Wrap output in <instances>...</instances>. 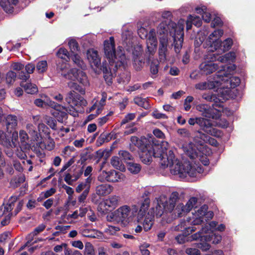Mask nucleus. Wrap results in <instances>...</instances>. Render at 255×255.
Instances as JSON below:
<instances>
[{"instance_id": "6", "label": "nucleus", "mask_w": 255, "mask_h": 255, "mask_svg": "<svg viewBox=\"0 0 255 255\" xmlns=\"http://www.w3.org/2000/svg\"><path fill=\"white\" fill-rule=\"evenodd\" d=\"M179 163V160L176 158V165H178V174L180 178L184 179L188 175L191 177L197 176V174L203 173V169L201 167H197L192 166L189 161H184L183 163Z\"/></svg>"}, {"instance_id": "50", "label": "nucleus", "mask_w": 255, "mask_h": 255, "mask_svg": "<svg viewBox=\"0 0 255 255\" xmlns=\"http://www.w3.org/2000/svg\"><path fill=\"white\" fill-rule=\"evenodd\" d=\"M67 70V64L65 62H58L57 63L56 66V71L57 73H61V75H63L64 74L63 73V72H65Z\"/></svg>"}, {"instance_id": "49", "label": "nucleus", "mask_w": 255, "mask_h": 255, "mask_svg": "<svg viewBox=\"0 0 255 255\" xmlns=\"http://www.w3.org/2000/svg\"><path fill=\"white\" fill-rule=\"evenodd\" d=\"M46 228V226L43 224H41L39 225H38L36 228H35L34 230V231L30 233L28 236V238L29 239L30 237H34L35 236H36L39 233L42 232Z\"/></svg>"}, {"instance_id": "23", "label": "nucleus", "mask_w": 255, "mask_h": 255, "mask_svg": "<svg viewBox=\"0 0 255 255\" xmlns=\"http://www.w3.org/2000/svg\"><path fill=\"white\" fill-rule=\"evenodd\" d=\"M38 130L40 140H41L43 138H44L45 139H48L51 140L50 144H52V148H53L54 147V142L53 139L50 137V130L49 128L45 125L41 124L38 126Z\"/></svg>"}, {"instance_id": "35", "label": "nucleus", "mask_w": 255, "mask_h": 255, "mask_svg": "<svg viewBox=\"0 0 255 255\" xmlns=\"http://www.w3.org/2000/svg\"><path fill=\"white\" fill-rule=\"evenodd\" d=\"M70 58L74 63L79 68L81 69H84L86 68V66L84 64L83 60L78 54L76 53L71 54Z\"/></svg>"}, {"instance_id": "57", "label": "nucleus", "mask_w": 255, "mask_h": 255, "mask_svg": "<svg viewBox=\"0 0 255 255\" xmlns=\"http://www.w3.org/2000/svg\"><path fill=\"white\" fill-rule=\"evenodd\" d=\"M94 250L93 246L90 243H88L86 244L85 246V255H94Z\"/></svg>"}, {"instance_id": "36", "label": "nucleus", "mask_w": 255, "mask_h": 255, "mask_svg": "<svg viewBox=\"0 0 255 255\" xmlns=\"http://www.w3.org/2000/svg\"><path fill=\"white\" fill-rule=\"evenodd\" d=\"M133 100L135 104L144 108L145 110H148L150 108L148 102L145 98L136 97L134 98Z\"/></svg>"}, {"instance_id": "64", "label": "nucleus", "mask_w": 255, "mask_h": 255, "mask_svg": "<svg viewBox=\"0 0 255 255\" xmlns=\"http://www.w3.org/2000/svg\"><path fill=\"white\" fill-rule=\"evenodd\" d=\"M65 254V255H82L80 251L74 249H67Z\"/></svg>"}, {"instance_id": "56", "label": "nucleus", "mask_w": 255, "mask_h": 255, "mask_svg": "<svg viewBox=\"0 0 255 255\" xmlns=\"http://www.w3.org/2000/svg\"><path fill=\"white\" fill-rule=\"evenodd\" d=\"M152 116L156 119H166L168 118L165 114L159 113L158 110L154 111L152 113Z\"/></svg>"}, {"instance_id": "32", "label": "nucleus", "mask_w": 255, "mask_h": 255, "mask_svg": "<svg viewBox=\"0 0 255 255\" xmlns=\"http://www.w3.org/2000/svg\"><path fill=\"white\" fill-rule=\"evenodd\" d=\"M113 134L112 133H106L103 132L98 137L96 140V144L97 146H101L104 142H108L110 141L113 138Z\"/></svg>"}, {"instance_id": "41", "label": "nucleus", "mask_w": 255, "mask_h": 255, "mask_svg": "<svg viewBox=\"0 0 255 255\" xmlns=\"http://www.w3.org/2000/svg\"><path fill=\"white\" fill-rule=\"evenodd\" d=\"M68 86L72 90L79 92L80 94L83 95L85 93V89L75 82H69L68 83Z\"/></svg>"}, {"instance_id": "61", "label": "nucleus", "mask_w": 255, "mask_h": 255, "mask_svg": "<svg viewBox=\"0 0 255 255\" xmlns=\"http://www.w3.org/2000/svg\"><path fill=\"white\" fill-rule=\"evenodd\" d=\"M29 134L32 136V139L33 140H35L36 141L42 142V140H40V137L39 135V133H38L35 130H32L29 131Z\"/></svg>"}, {"instance_id": "40", "label": "nucleus", "mask_w": 255, "mask_h": 255, "mask_svg": "<svg viewBox=\"0 0 255 255\" xmlns=\"http://www.w3.org/2000/svg\"><path fill=\"white\" fill-rule=\"evenodd\" d=\"M209 42H210V47L211 48V50H217L218 49L222 50V41L220 39L216 38L213 39L211 38V39H209Z\"/></svg>"}, {"instance_id": "34", "label": "nucleus", "mask_w": 255, "mask_h": 255, "mask_svg": "<svg viewBox=\"0 0 255 255\" xmlns=\"http://www.w3.org/2000/svg\"><path fill=\"white\" fill-rule=\"evenodd\" d=\"M18 199V196L14 195L10 197L6 205L4 207L3 213L10 212L14 206V203Z\"/></svg>"}, {"instance_id": "5", "label": "nucleus", "mask_w": 255, "mask_h": 255, "mask_svg": "<svg viewBox=\"0 0 255 255\" xmlns=\"http://www.w3.org/2000/svg\"><path fill=\"white\" fill-rule=\"evenodd\" d=\"M162 16L165 19L162 21L158 26L157 33L159 34H165L169 32V35L172 37L173 42L172 46L175 50V22L171 20L172 17L170 11H164L162 14Z\"/></svg>"}, {"instance_id": "4", "label": "nucleus", "mask_w": 255, "mask_h": 255, "mask_svg": "<svg viewBox=\"0 0 255 255\" xmlns=\"http://www.w3.org/2000/svg\"><path fill=\"white\" fill-rule=\"evenodd\" d=\"M147 51L144 54V59H140L137 55L134 57L133 64L135 66L136 70L140 69L142 65L145 62L149 64L153 59L152 56L155 52L157 45V40L155 34L152 30L150 31L148 34V37L146 40Z\"/></svg>"}, {"instance_id": "25", "label": "nucleus", "mask_w": 255, "mask_h": 255, "mask_svg": "<svg viewBox=\"0 0 255 255\" xmlns=\"http://www.w3.org/2000/svg\"><path fill=\"white\" fill-rule=\"evenodd\" d=\"M218 68V65L213 62L202 63L200 65V71L203 74H210Z\"/></svg>"}, {"instance_id": "12", "label": "nucleus", "mask_w": 255, "mask_h": 255, "mask_svg": "<svg viewBox=\"0 0 255 255\" xmlns=\"http://www.w3.org/2000/svg\"><path fill=\"white\" fill-rule=\"evenodd\" d=\"M18 143L17 131H13L12 133L6 134L2 130H0V144L9 148L16 147Z\"/></svg>"}, {"instance_id": "1", "label": "nucleus", "mask_w": 255, "mask_h": 255, "mask_svg": "<svg viewBox=\"0 0 255 255\" xmlns=\"http://www.w3.org/2000/svg\"><path fill=\"white\" fill-rule=\"evenodd\" d=\"M132 144L136 146L139 150V155L141 161L144 164H149L152 161V156L160 158V167L162 169L169 167L170 173L175 175V166H174L175 155L172 150H169L164 146L163 142L157 140L152 135H148L138 138L136 136L130 137Z\"/></svg>"}, {"instance_id": "48", "label": "nucleus", "mask_w": 255, "mask_h": 255, "mask_svg": "<svg viewBox=\"0 0 255 255\" xmlns=\"http://www.w3.org/2000/svg\"><path fill=\"white\" fill-rule=\"evenodd\" d=\"M188 19L192 21L193 24L197 27H199L202 24V21L199 16L189 15Z\"/></svg>"}, {"instance_id": "21", "label": "nucleus", "mask_w": 255, "mask_h": 255, "mask_svg": "<svg viewBox=\"0 0 255 255\" xmlns=\"http://www.w3.org/2000/svg\"><path fill=\"white\" fill-rule=\"evenodd\" d=\"M5 126L7 133H12L16 131L15 129L17 126V119L16 116L12 115H8L5 118Z\"/></svg>"}, {"instance_id": "54", "label": "nucleus", "mask_w": 255, "mask_h": 255, "mask_svg": "<svg viewBox=\"0 0 255 255\" xmlns=\"http://www.w3.org/2000/svg\"><path fill=\"white\" fill-rule=\"evenodd\" d=\"M150 72L152 74L156 75L158 72V62L156 60L155 62L151 61L150 65Z\"/></svg>"}, {"instance_id": "63", "label": "nucleus", "mask_w": 255, "mask_h": 255, "mask_svg": "<svg viewBox=\"0 0 255 255\" xmlns=\"http://www.w3.org/2000/svg\"><path fill=\"white\" fill-rule=\"evenodd\" d=\"M223 23L221 19L219 17H216L214 18L211 22V25L213 27L215 26H221Z\"/></svg>"}, {"instance_id": "8", "label": "nucleus", "mask_w": 255, "mask_h": 255, "mask_svg": "<svg viewBox=\"0 0 255 255\" xmlns=\"http://www.w3.org/2000/svg\"><path fill=\"white\" fill-rule=\"evenodd\" d=\"M193 23L191 20L188 19V17L186 20L183 19H180L176 23V50H180L182 47L184 41V29L185 25H186V30L188 31L192 27Z\"/></svg>"}, {"instance_id": "14", "label": "nucleus", "mask_w": 255, "mask_h": 255, "mask_svg": "<svg viewBox=\"0 0 255 255\" xmlns=\"http://www.w3.org/2000/svg\"><path fill=\"white\" fill-rule=\"evenodd\" d=\"M65 100L71 107H85L87 105V101L74 90H71L67 93Z\"/></svg>"}, {"instance_id": "29", "label": "nucleus", "mask_w": 255, "mask_h": 255, "mask_svg": "<svg viewBox=\"0 0 255 255\" xmlns=\"http://www.w3.org/2000/svg\"><path fill=\"white\" fill-rule=\"evenodd\" d=\"M20 86L23 88L25 92L29 94H34L38 92V88L36 85L31 83L21 82Z\"/></svg>"}, {"instance_id": "28", "label": "nucleus", "mask_w": 255, "mask_h": 255, "mask_svg": "<svg viewBox=\"0 0 255 255\" xmlns=\"http://www.w3.org/2000/svg\"><path fill=\"white\" fill-rule=\"evenodd\" d=\"M113 189L112 186L108 184H102L96 187V193L100 196H106L111 193Z\"/></svg>"}, {"instance_id": "46", "label": "nucleus", "mask_w": 255, "mask_h": 255, "mask_svg": "<svg viewBox=\"0 0 255 255\" xmlns=\"http://www.w3.org/2000/svg\"><path fill=\"white\" fill-rule=\"evenodd\" d=\"M167 47L159 46L158 50L159 59L160 62H164L166 59Z\"/></svg>"}, {"instance_id": "2", "label": "nucleus", "mask_w": 255, "mask_h": 255, "mask_svg": "<svg viewBox=\"0 0 255 255\" xmlns=\"http://www.w3.org/2000/svg\"><path fill=\"white\" fill-rule=\"evenodd\" d=\"M104 52L105 57L109 60V64L105 61L101 65V58L98 51L93 49L87 51V57L91 66L100 67L103 72L106 83L108 85H111L113 83L114 76L110 66L114 65L115 68L113 69V71L115 72L119 67L124 65L126 61L125 50L122 46H118L117 49H116L114 38L111 36L109 39L104 41Z\"/></svg>"}, {"instance_id": "11", "label": "nucleus", "mask_w": 255, "mask_h": 255, "mask_svg": "<svg viewBox=\"0 0 255 255\" xmlns=\"http://www.w3.org/2000/svg\"><path fill=\"white\" fill-rule=\"evenodd\" d=\"M217 78V84L218 83H224L227 84L226 86H230V88H235L239 86L241 83V80L239 77L233 76L230 74L227 73L225 71H219L216 74Z\"/></svg>"}, {"instance_id": "15", "label": "nucleus", "mask_w": 255, "mask_h": 255, "mask_svg": "<svg viewBox=\"0 0 255 255\" xmlns=\"http://www.w3.org/2000/svg\"><path fill=\"white\" fill-rule=\"evenodd\" d=\"M64 77L72 81H77L84 86L88 84V78L86 73L77 68H72L66 74H64Z\"/></svg>"}, {"instance_id": "39", "label": "nucleus", "mask_w": 255, "mask_h": 255, "mask_svg": "<svg viewBox=\"0 0 255 255\" xmlns=\"http://www.w3.org/2000/svg\"><path fill=\"white\" fill-rule=\"evenodd\" d=\"M119 154L121 158L123 159L125 162H130L133 160V157L129 153V152L127 150H121L119 151Z\"/></svg>"}, {"instance_id": "20", "label": "nucleus", "mask_w": 255, "mask_h": 255, "mask_svg": "<svg viewBox=\"0 0 255 255\" xmlns=\"http://www.w3.org/2000/svg\"><path fill=\"white\" fill-rule=\"evenodd\" d=\"M192 239L194 240H198V242L196 243V247L199 249H200L203 252H206L209 250L211 248V245L209 244V242L207 240H204L203 238H205L206 236L203 235L200 236L199 233H195L192 235Z\"/></svg>"}, {"instance_id": "17", "label": "nucleus", "mask_w": 255, "mask_h": 255, "mask_svg": "<svg viewBox=\"0 0 255 255\" xmlns=\"http://www.w3.org/2000/svg\"><path fill=\"white\" fill-rule=\"evenodd\" d=\"M150 192L145 190L141 197V203L139 210L137 214V222H141L143 217L145 216L147 210L149 207L150 200L149 197Z\"/></svg>"}, {"instance_id": "42", "label": "nucleus", "mask_w": 255, "mask_h": 255, "mask_svg": "<svg viewBox=\"0 0 255 255\" xmlns=\"http://www.w3.org/2000/svg\"><path fill=\"white\" fill-rule=\"evenodd\" d=\"M19 138L21 142L20 146H24L25 148H29V145L27 143L26 140L28 139L27 133L24 130H20L19 132Z\"/></svg>"}, {"instance_id": "16", "label": "nucleus", "mask_w": 255, "mask_h": 255, "mask_svg": "<svg viewBox=\"0 0 255 255\" xmlns=\"http://www.w3.org/2000/svg\"><path fill=\"white\" fill-rule=\"evenodd\" d=\"M195 144H189L188 146H183L184 153L188 156L191 159H194L200 154L197 145L204 146V140H202L198 137H196L194 139Z\"/></svg>"}, {"instance_id": "53", "label": "nucleus", "mask_w": 255, "mask_h": 255, "mask_svg": "<svg viewBox=\"0 0 255 255\" xmlns=\"http://www.w3.org/2000/svg\"><path fill=\"white\" fill-rule=\"evenodd\" d=\"M18 78L22 80V82L24 83L30 78V75L24 71H20L17 74Z\"/></svg>"}, {"instance_id": "18", "label": "nucleus", "mask_w": 255, "mask_h": 255, "mask_svg": "<svg viewBox=\"0 0 255 255\" xmlns=\"http://www.w3.org/2000/svg\"><path fill=\"white\" fill-rule=\"evenodd\" d=\"M50 105L54 109L52 113V115L54 118L60 123H66L68 115L66 112L62 111L61 110V109H65V107L62 106L61 105L52 101L50 102Z\"/></svg>"}, {"instance_id": "62", "label": "nucleus", "mask_w": 255, "mask_h": 255, "mask_svg": "<svg viewBox=\"0 0 255 255\" xmlns=\"http://www.w3.org/2000/svg\"><path fill=\"white\" fill-rule=\"evenodd\" d=\"M35 68V66L34 64L32 63H28L25 66V72L30 75V74L33 72Z\"/></svg>"}, {"instance_id": "13", "label": "nucleus", "mask_w": 255, "mask_h": 255, "mask_svg": "<svg viewBox=\"0 0 255 255\" xmlns=\"http://www.w3.org/2000/svg\"><path fill=\"white\" fill-rule=\"evenodd\" d=\"M196 110L201 113V115L206 118L218 120L221 116L220 110L215 107H212L207 104H201L196 106Z\"/></svg>"}, {"instance_id": "7", "label": "nucleus", "mask_w": 255, "mask_h": 255, "mask_svg": "<svg viewBox=\"0 0 255 255\" xmlns=\"http://www.w3.org/2000/svg\"><path fill=\"white\" fill-rule=\"evenodd\" d=\"M186 223V222L183 221H181L180 224L176 225V231L182 232L181 234L176 236V242L180 244L194 240L192 235H189L196 230V228L193 226H188Z\"/></svg>"}, {"instance_id": "33", "label": "nucleus", "mask_w": 255, "mask_h": 255, "mask_svg": "<svg viewBox=\"0 0 255 255\" xmlns=\"http://www.w3.org/2000/svg\"><path fill=\"white\" fill-rule=\"evenodd\" d=\"M205 238H203L204 240H208L209 243H212L214 244H219L222 240V236L219 234L214 233L213 232L210 233L208 235H205Z\"/></svg>"}, {"instance_id": "22", "label": "nucleus", "mask_w": 255, "mask_h": 255, "mask_svg": "<svg viewBox=\"0 0 255 255\" xmlns=\"http://www.w3.org/2000/svg\"><path fill=\"white\" fill-rule=\"evenodd\" d=\"M219 97V95L217 96L213 93H205L202 95V98L207 101L214 102L212 104L213 107H215L222 108L223 107L222 105L223 101L222 99H220Z\"/></svg>"}, {"instance_id": "37", "label": "nucleus", "mask_w": 255, "mask_h": 255, "mask_svg": "<svg viewBox=\"0 0 255 255\" xmlns=\"http://www.w3.org/2000/svg\"><path fill=\"white\" fill-rule=\"evenodd\" d=\"M127 167L130 172L134 174H137L141 170L140 165L132 161L127 162Z\"/></svg>"}, {"instance_id": "38", "label": "nucleus", "mask_w": 255, "mask_h": 255, "mask_svg": "<svg viewBox=\"0 0 255 255\" xmlns=\"http://www.w3.org/2000/svg\"><path fill=\"white\" fill-rule=\"evenodd\" d=\"M57 56L62 59L68 61L70 59L71 54L66 48H60L57 52Z\"/></svg>"}, {"instance_id": "58", "label": "nucleus", "mask_w": 255, "mask_h": 255, "mask_svg": "<svg viewBox=\"0 0 255 255\" xmlns=\"http://www.w3.org/2000/svg\"><path fill=\"white\" fill-rule=\"evenodd\" d=\"M168 33L169 34V32L168 31L167 33H166L165 34H163V36L162 37H160L159 40V46H164L165 47L167 46L168 44V40L167 36L168 35ZM161 35H162L161 34Z\"/></svg>"}, {"instance_id": "45", "label": "nucleus", "mask_w": 255, "mask_h": 255, "mask_svg": "<svg viewBox=\"0 0 255 255\" xmlns=\"http://www.w3.org/2000/svg\"><path fill=\"white\" fill-rule=\"evenodd\" d=\"M233 44V41L232 38H228L222 41V50L224 52L228 51L231 48Z\"/></svg>"}, {"instance_id": "9", "label": "nucleus", "mask_w": 255, "mask_h": 255, "mask_svg": "<svg viewBox=\"0 0 255 255\" xmlns=\"http://www.w3.org/2000/svg\"><path fill=\"white\" fill-rule=\"evenodd\" d=\"M130 213V207L127 205H124L115 211L110 216L113 220L126 227L129 223Z\"/></svg>"}, {"instance_id": "55", "label": "nucleus", "mask_w": 255, "mask_h": 255, "mask_svg": "<svg viewBox=\"0 0 255 255\" xmlns=\"http://www.w3.org/2000/svg\"><path fill=\"white\" fill-rule=\"evenodd\" d=\"M204 40V36H201L200 35H197L194 40V46L195 48L199 47Z\"/></svg>"}, {"instance_id": "31", "label": "nucleus", "mask_w": 255, "mask_h": 255, "mask_svg": "<svg viewBox=\"0 0 255 255\" xmlns=\"http://www.w3.org/2000/svg\"><path fill=\"white\" fill-rule=\"evenodd\" d=\"M111 163L112 165L116 169L121 171H125L126 167L123 164L122 160L118 156H113L111 159Z\"/></svg>"}, {"instance_id": "27", "label": "nucleus", "mask_w": 255, "mask_h": 255, "mask_svg": "<svg viewBox=\"0 0 255 255\" xmlns=\"http://www.w3.org/2000/svg\"><path fill=\"white\" fill-rule=\"evenodd\" d=\"M122 174L116 170H112L109 171H103L102 174L105 176V179L107 181L111 182H116L119 181L120 178V175Z\"/></svg>"}, {"instance_id": "30", "label": "nucleus", "mask_w": 255, "mask_h": 255, "mask_svg": "<svg viewBox=\"0 0 255 255\" xmlns=\"http://www.w3.org/2000/svg\"><path fill=\"white\" fill-rule=\"evenodd\" d=\"M215 83H217V81H208V82H201L196 84L195 86V87L196 89L201 90H204L206 89H212L215 88L216 86Z\"/></svg>"}, {"instance_id": "47", "label": "nucleus", "mask_w": 255, "mask_h": 255, "mask_svg": "<svg viewBox=\"0 0 255 255\" xmlns=\"http://www.w3.org/2000/svg\"><path fill=\"white\" fill-rule=\"evenodd\" d=\"M16 76L17 74L12 71H9L6 74L5 78L6 83L8 84H11L13 83L15 80Z\"/></svg>"}, {"instance_id": "24", "label": "nucleus", "mask_w": 255, "mask_h": 255, "mask_svg": "<svg viewBox=\"0 0 255 255\" xmlns=\"http://www.w3.org/2000/svg\"><path fill=\"white\" fill-rule=\"evenodd\" d=\"M18 1V0H0V5L5 12L12 13L14 6L17 5Z\"/></svg>"}, {"instance_id": "43", "label": "nucleus", "mask_w": 255, "mask_h": 255, "mask_svg": "<svg viewBox=\"0 0 255 255\" xmlns=\"http://www.w3.org/2000/svg\"><path fill=\"white\" fill-rule=\"evenodd\" d=\"M70 49L71 54H76V52L80 51L79 44L75 39H71L68 42Z\"/></svg>"}, {"instance_id": "10", "label": "nucleus", "mask_w": 255, "mask_h": 255, "mask_svg": "<svg viewBox=\"0 0 255 255\" xmlns=\"http://www.w3.org/2000/svg\"><path fill=\"white\" fill-rule=\"evenodd\" d=\"M198 126L201 130L207 134L216 137H221L223 135V132L215 127L212 121L210 120L200 117Z\"/></svg>"}, {"instance_id": "44", "label": "nucleus", "mask_w": 255, "mask_h": 255, "mask_svg": "<svg viewBox=\"0 0 255 255\" xmlns=\"http://www.w3.org/2000/svg\"><path fill=\"white\" fill-rule=\"evenodd\" d=\"M47 62L46 60H42L37 62L36 68L38 73H43L47 70Z\"/></svg>"}, {"instance_id": "26", "label": "nucleus", "mask_w": 255, "mask_h": 255, "mask_svg": "<svg viewBox=\"0 0 255 255\" xmlns=\"http://www.w3.org/2000/svg\"><path fill=\"white\" fill-rule=\"evenodd\" d=\"M119 197L116 195L109 197L106 199L103 204H101V206L104 205L105 209L108 211H111L112 209H114L118 204Z\"/></svg>"}, {"instance_id": "51", "label": "nucleus", "mask_w": 255, "mask_h": 255, "mask_svg": "<svg viewBox=\"0 0 255 255\" xmlns=\"http://www.w3.org/2000/svg\"><path fill=\"white\" fill-rule=\"evenodd\" d=\"M46 124L53 130L57 129V122L54 118L48 117L47 119Z\"/></svg>"}, {"instance_id": "60", "label": "nucleus", "mask_w": 255, "mask_h": 255, "mask_svg": "<svg viewBox=\"0 0 255 255\" xmlns=\"http://www.w3.org/2000/svg\"><path fill=\"white\" fill-rule=\"evenodd\" d=\"M210 230V227L209 225H205L204 227H202V229L199 231L197 233H199L200 236H202L203 235H208L209 231Z\"/></svg>"}, {"instance_id": "59", "label": "nucleus", "mask_w": 255, "mask_h": 255, "mask_svg": "<svg viewBox=\"0 0 255 255\" xmlns=\"http://www.w3.org/2000/svg\"><path fill=\"white\" fill-rule=\"evenodd\" d=\"M186 253L189 255H200V251L196 248H187L186 250Z\"/></svg>"}, {"instance_id": "3", "label": "nucleus", "mask_w": 255, "mask_h": 255, "mask_svg": "<svg viewBox=\"0 0 255 255\" xmlns=\"http://www.w3.org/2000/svg\"><path fill=\"white\" fill-rule=\"evenodd\" d=\"M175 206V192H173L168 201L164 196L156 198L153 202V207L150 209L145 217L143 222V228L145 232L150 230L153 225L155 215L160 218L164 214L169 216L166 219V222L169 223L175 219V214L173 212Z\"/></svg>"}, {"instance_id": "52", "label": "nucleus", "mask_w": 255, "mask_h": 255, "mask_svg": "<svg viewBox=\"0 0 255 255\" xmlns=\"http://www.w3.org/2000/svg\"><path fill=\"white\" fill-rule=\"evenodd\" d=\"M224 31L222 29H219L215 30L209 36V39H211V38L215 37V39L220 38L223 35Z\"/></svg>"}, {"instance_id": "19", "label": "nucleus", "mask_w": 255, "mask_h": 255, "mask_svg": "<svg viewBox=\"0 0 255 255\" xmlns=\"http://www.w3.org/2000/svg\"><path fill=\"white\" fill-rule=\"evenodd\" d=\"M197 200L198 199L196 197H192L190 198L185 206L182 204L178 205L176 206V211L179 212L180 209H181L182 211V212L178 213V217H181L183 216V214H184L189 212L193 207L197 208V206H195V205L197 204Z\"/></svg>"}]
</instances>
